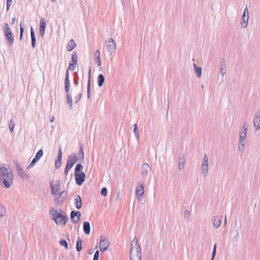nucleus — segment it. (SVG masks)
<instances>
[{
  "label": "nucleus",
  "mask_w": 260,
  "mask_h": 260,
  "mask_svg": "<svg viewBox=\"0 0 260 260\" xmlns=\"http://www.w3.org/2000/svg\"><path fill=\"white\" fill-rule=\"evenodd\" d=\"M14 174L8 166H0V185L5 188H10L14 182Z\"/></svg>",
  "instance_id": "f257e3e1"
},
{
  "label": "nucleus",
  "mask_w": 260,
  "mask_h": 260,
  "mask_svg": "<svg viewBox=\"0 0 260 260\" xmlns=\"http://www.w3.org/2000/svg\"><path fill=\"white\" fill-rule=\"evenodd\" d=\"M51 193L56 197L54 200L55 204L62 203L67 199L68 193L66 191H60V182L59 180L52 181L50 183Z\"/></svg>",
  "instance_id": "f03ea898"
},
{
  "label": "nucleus",
  "mask_w": 260,
  "mask_h": 260,
  "mask_svg": "<svg viewBox=\"0 0 260 260\" xmlns=\"http://www.w3.org/2000/svg\"><path fill=\"white\" fill-rule=\"evenodd\" d=\"M52 219L57 225L64 226L69 221L68 216L61 209L58 210L53 209L50 211Z\"/></svg>",
  "instance_id": "7ed1b4c3"
},
{
  "label": "nucleus",
  "mask_w": 260,
  "mask_h": 260,
  "mask_svg": "<svg viewBox=\"0 0 260 260\" xmlns=\"http://www.w3.org/2000/svg\"><path fill=\"white\" fill-rule=\"evenodd\" d=\"M130 256L131 260H141V249L136 238H134L131 242Z\"/></svg>",
  "instance_id": "20e7f679"
},
{
  "label": "nucleus",
  "mask_w": 260,
  "mask_h": 260,
  "mask_svg": "<svg viewBox=\"0 0 260 260\" xmlns=\"http://www.w3.org/2000/svg\"><path fill=\"white\" fill-rule=\"evenodd\" d=\"M83 166L81 164H77L75 169V178L77 185H81L85 179V174L82 171Z\"/></svg>",
  "instance_id": "39448f33"
},
{
  "label": "nucleus",
  "mask_w": 260,
  "mask_h": 260,
  "mask_svg": "<svg viewBox=\"0 0 260 260\" xmlns=\"http://www.w3.org/2000/svg\"><path fill=\"white\" fill-rule=\"evenodd\" d=\"M248 127L246 124H244L242 129L239 132V148L242 149L247 143Z\"/></svg>",
  "instance_id": "423d86ee"
},
{
  "label": "nucleus",
  "mask_w": 260,
  "mask_h": 260,
  "mask_svg": "<svg viewBox=\"0 0 260 260\" xmlns=\"http://www.w3.org/2000/svg\"><path fill=\"white\" fill-rule=\"evenodd\" d=\"M209 160L208 155L205 154L201 164V173L203 177H206L209 174Z\"/></svg>",
  "instance_id": "0eeeda50"
},
{
  "label": "nucleus",
  "mask_w": 260,
  "mask_h": 260,
  "mask_svg": "<svg viewBox=\"0 0 260 260\" xmlns=\"http://www.w3.org/2000/svg\"><path fill=\"white\" fill-rule=\"evenodd\" d=\"M249 19V11L247 6H246L243 10V12L240 20V24L241 28L245 29L248 26Z\"/></svg>",
  "instance_id": "6e6552de"
},
{
  "label": "nucleus",
  "mask_w": 260,
  "mask_h": 260,
  "mask_svg": "<svg viewBox=\"0 0 260 260\" xmlns=\"http://www.w3.org/2000/svg\"><path fill=\"white\" fill-rule=\"evenodd\" d=\"M4 32L6 39L10 46H12L14 41L12 31L8 23H5L4 26Z\"/></svg>",
  "instance_id": "1a4fd4ad"
},
{
  "label": "nucleus",
  "mask_w": 260,
  "mask_h": 260,
  "mask_svg": "<svg viewBox=\"0 0 260 260\" xmlns=\"http://www.w3.org/2000/svg\"><path fill=\"white\" fill-rule=\"evenodd\" d=\"M107 51L110 54H112L117 48V44L112 38L108 39L105 42Z\"/></svg>",
  "instance_id": "9d476101"
},
{
  "label": "nucleus",
  "mask_w": 260,
  "mask_h": 260,
  "mask_svg": "<svg viewBox=\"0 0 260 260\" xmlns=\"http://www.w3.org/2000/svg\"><path fill=\"white\" fill-rule=\"evenodd\" d=\"M145 185L143 181H139L137 184L136 193L139 201L142 199L144 194Z\"/></svg>",
  "instance_id": "9b49d317"
},
{
  "label": "nucleus",
  "mask_w": 260,
  "mask_h": 260,
  "mask_svg": "<svg viewBox=\"0 0 260 260\" xmlns=\"http://www.w3.org/2000/svg\"><path fill=\"white\" fill-rule=\"evenodd\" d=\"M43 155V150L42 149H40L39 151L36 153L35 157L33 158L31 162L27 166L26 169L27 170H30L32 168H33L36 164L38 162V161L40 159V158L42 157Z\"/></svg>",
  "instance_id": "f8f14e48"
},
{
  "label": "nucleus",
  "mask_w": 260,
  "mask_h": 260,
  "mask_svg": "<svg viewBox=\"0 0 260 260\" xmlns=\"http://www.w3.org/2000/svg\"><path fill=\"white\" fill-rule=\"evenodd\" d=\"M223 218L222 215H214L213 216L212 222L215 229H218L221 226Z\"/></svg>",
  "instance_id": "ddd939ff"
},
{
  "label": "nucleus",
  "mask_w": 260,
  "mask_h": 260,
  "mask_svg": "<svg viewBox=\"0 0 260 260\" xmlns=\"http://www.w3.org/2000/svg\"><path fill=\"white\" fill-rule=\"evenodd\" d=\"M109 246V242L108 239L105 237H101L100 243V249L101 251H106Z\"/></svg>",
  "instance_id": "4468645a"
},
{
  "label": "nucleus",
  "mask_w": 260,
  "mask_h": 260,
  "mask_svg": "<svg viewBox=\"0 0 260 260\" xmlns=\"http://www.w3.org/2000/svg\"><path fill=\"white\" fill-rule=\"evenodd\" d=\"M78 57L76 53H74L72 56V60L69 63L68 70L74 71L77 65Z\"/></svg>",
  "instance_id": "2eb2a0df"
},
{
  "label": "nucleus",
  "mask_w": 260,
  "mask_h": 260,
  "mask_svg": "<svg viewBox=\"0 0 260 260\" xmlns=\"http://www.w3.org/2000/svg\"><path fill=\"white\" fill-rule=\"evenodd\" d=\"M71 221L75 224L78 223L80 220L81 214L79 211H73L71 213Z\"/></svg>",
  "instance_id": "dca6fc26"
},
{
  "label": "nucleus",
  "mask_w": 260,
  "mask_h": 260,
  "mask_svg": "<svg viewBox=\"0 0 260 260\" xmlns=\"http://www.w3.org/2000/svg\"><path fill=\"white\" fill-rule=\"evenodd\" d=\"M17 173L23 180H28L30 178V175L21 167H18L17 169Z\"/></svg>",
  "instance_id": "f3484780"
},
{
  "label": "nucleus",
  "mask_w": 260,
  "mask_h": 260,
  "mask_svg": "<svg viewBox=\"0 0 260 260\" xmlns=\"http://www.w3.org/2000/svg\"><path fill=\"white\" fill-rule=\"evenodd\" d=\"M254 129L256 131L260 129V111H258L254 115L253 119Z\"/></svg>",
  "instance_id": "a211bd4d"
},
{
  "label": "nucleus",
  "mask_w": 260,
  "mask_h": 260,
  "mask_svg": "<svg viewBox=\"0 0 260 260\" xmlns=\"http://www.w3.org/2000/svg\"><path fill=\"white\" fill-rule=\"evenodd\" d=\"M141 174L144 176L149 175L151 172V168L147 163L143 164L141 166Z\"/></svg>",
  "instance_id": "6ab92c4d"
},
{
  "label": "nucleus",
  "mask_w": 260,
  "mask_h": 260,
  "mask_svg": "<svg viewBox=\"0 0 260 260\" xmlns=\"http://www.w3.org/2000/svg\"><path fill=\"white\" fill-rule=\"evenodd\" d=\"M65 91L66 92V100H67V103L68 105L69 108L70 109H72L73 108V98L71 94L69 92L70 88L67 90L66 89H64Z\"/></svg>",
  "instance_id": "aec40b11"
},
{
  "label": "nucleus",
  "mask_w": 260,
  "mask_h": 260,
  "mask_svg": "<svg viewBox=\"0 0 260 260\" xmlns=\"http://www.w3.org/2000/svg\"><path fill=\"white\" fill-rule=\"evenodd\" d=\"M78 157L75 154H71L68 156L67 164L73 167L74 165L77 161Z\"/></svg>",
  "instance_id": "412c9836"
},
{
  "label": "nucleus",
  "mask_w": 260,
  "mask_h": 260,
  "mask_svg": "<svg viewBox=\"0 0 260 260\" xmlns=\"http://www.w3.org/2000/svg\"><path fill=\"white\" fill-rule=\"evenodd\" d=\"M46 23L43 18L41 19L40 21V32L42 37H43L45 34Z\"/></svg>",
  "instance_id": "4be33fe9"
},
{
  "label": "nucleus",
  "mask_w": 260,
  "mask_h": 260,
  "mask_svg": "<svg viewBox=\"0 0 260 260\" xmlns=\"http://www.w3.org/2000/svg\"><path fill=\"white\" fill-rule=\"evenodd\" d=\"M61 160H62V152L61 149H59L57 155V159L55 161V166L56 169H58L60 167L61 165Z\"/></svg>",
  "instance_id": "5701e85b"
},
{
  "label": "nucleus",
  "mask_w": 260,
  "mask_h": 260,
  "mask_svg": "<svg viewBox=\"0 0 260 260\" xmlns=\"http://www.w3.org/2000/svg\"><path fill=\"white\" fill-rule=\"evenodd\" d=\"M83 229L84 233L89 235L90 233V223L88 221H84L83 224Z\"/></svg>",
  "instance_id": "b1692460"
},
{
  "label": "nucleus",
  "mask_w": 260,
  "mask_h": 260,
  "mask_svg": "<svg viewBox=\"0 0 260 260\" xmlns=\"http://www.w3.org/2000/svg\"><path fill=\"white\" fill-rule=\"evenodd\" d=\"M75 201L76 208L78 209H81V208L82 207V203L81 199L79 195L76 194L75 196Z\"/></svg>",
  "instance_id": "393cba45"
},
{
  "label": "nucleus",
  "mask_w": 260,
  "mask_h": 260,
  "mask_svg": "<svg viewBox=\"0 0 260 260\" xmlns=\"http://www.w3.org/2000/svg\"><path fill=\"white\" fill-rule=\"evenodd\" d=\"M100 52L99 50H96L94 53L95 61L98 67H100L102 64V62L100 58Z\"/></svg>",
  "instance_id": "a878e982"
},
{
  "label": "nucleus",
  "mask_w": 260,
  "mask_h": 260,
  "mask_svg": "<svg viewBox=\"0 0 260 260\" xmlns=\"http://www.w3.org/2000/svg\"><path fill=\"white\" fill-rule=\"evenodd\" d=\"M69 70L68 69L67 71H66V78H65V80H64V85H65L64 89H66L67 90H68L69 88L70 87V80H69Z\"/></svg>",
  "instance_id": "bb28decb"
},
{
  "label": "nucleus",
  "mask_w": 260,
  "mask_h": 260,
  "mask_svg": "<svg viewBox=\"0 0 260 260\" xmlns=\"http://www.w3.org/2000/svg\"><path fill=\"white\" fill-rule=\"evenodd\" d=\"M185 157L184 156H182L181 157H180L178 160V168L179 170H182L184 167L185 165Z\"/></svg>",
  "instance_id": "cd10ccee"
},
{
  "label": "nucleus",
  "mask_w": 260,
  "mask_h": 260,
  "mask_svg": "<svg viewBox=\"0 0 260 260\" xmlns=\"http://www.w3.org/2000/svg\"><path fill=\"white\" fill-rule=\"evenodd\" d=\"M76 46V44L74 40L72 39L70 40L67 46V50L69 51H71L75 48Z\"/></svg>",
  "instance_id": "c85d7f7f"
},
{
  "label": "nucleus",
  "mask_w": 260,
  "mask_h": 260,
  "mask_svg": "<svg viewBox=\"0 0 260 260\" xmlns=\"http://www.w3.org/2000/svg\"><path fill=\"white\" fill-rule=\"evenodd\" d=\"M193 67L197 77L200 78L202 76V68L197 67L195 63L193 64Z\"/></svg>",
  "instance_id": "c756f323"
},
{
  "label": "nucleus",
  "mask_w": 260,
  "mask_h": 260,
  "mask_svg": "<svg viewBox=\"0 0 260 260\" xmlns=\"http://www.w3.org/2000/svg\"><path fill=\"white\" fill-rule=\"evenodd\" d=\"M30 35H31L32 47L33 48H34L35 47L36 40V37H35L34 30L32 27H31V28H30Z\"/></svg>",
  "instance_id": "7c9ffc66"
},
{
  "label": "nucleus",
  "mask_w": 260,
  "mask_h": 260,
  "mask_svg": "<svg viewBox=\"0 0 260 260\" xmlns=\"http://www.w3.org/2000/svg\"><path fill=\"white\" fill-rule=\"evenodd\" d=\"M105 81V78L103 74H100L97 78L98 86L101 87L103 85Z\"/></svg>",
  "instance_id": "2f4dec72"
},
{
  "label": "nucleus",
  "mask_w": 260,
  "mask_h": 260,
  "mask_svg": "<svg viewBox=\"0 0 260 260\" xmlns=\"http://www.w3.org/2000/svg\"><path fill=\"white\" fill-rule=\"evenodd\" d=\"M89 79H88V84H87V96H88V99H89L90 98V74H91V69H89Z\"/></svg>",
  "instance_id": "473e14b6"
},
{
  "label": "nucleus",
  "mask_w": 260,
  "mask_h": 260,
  "mask_svg": "<svg viewBox=\"0 0 260 260\" xmlns=\"http://www.w3.org/2000/svg\"><path fill=\"white\" fill-rule=\"evenodd\" d=\"M6 209L5 206L0 204V216L3 217L6 215Z\"/></svg>",
  "instance_id": "72a5a7b5"
},
{
  "label": "nucleus",
  "mask_w": 260,
  "mask_h": 260,
  "mask_svg": "<svg viewBox=\"0 0 260 260\" xmlns=\"http://www.w3.org/2000/svg\"><path fill=\"white\" fill-rule=\"evenodd\" d=\"M82 241L81 239L78 238L77 241L76 243V250L77 251L79 252L82 250Z\"/></svg>",
  "instance_id": "f704fd0d"
},
{
  "label": "nucleus",
  "mask_w": 260,
  "mask_h": 260,
  "mask_svg": "<svg viewBox=\"0 0 260 260\" xmlns=\"http://www.w3.org/2000/svg\"><path fill=\"white\" fill-rule=\"evenodd\" d=\"M220 73L222 76H224L226 73V68L224 64H221L220 66Z\"/></svg>",
  "instance_id": "c9c22d12"
},
{
  "label": "nucleus",
  "mask_w": 260,
  "mask_h": 260,
  "mask_svg": "<svg viewBox=\"0 0 260 260\" xmlns=\"http://www.w3.org/2000/svg\"><path fill=\"white\" fill-rule=\"evenodd\" d=\"M134 133L135 134V137L137 139V140H139V138H140V135H139V131H138V126H137V124H134Z\"/></svg>",
  "instance_id": "e433bc0d"
},
{
  "label": "nucleus",
  "mask_w": 260,
  "mask_h": 260,
  "mask_svg": "<svg viewBox=\"0 0 260 260\" xmlns=\"http://www.w3.org/2000/svg\"><path fill=\"white\" fill-rule=\"evenodd\" d=\"M59 244L61 246H64L66 248V249H68V244L67 241L64 239H62L60 241H59Z\"/></svg>",
  "instance_id": "4c0bfd02"
},
{
  "label": "nucleus",
  "mask_w": 260,
  "mask_h": 260,
  "mask_svg": "<svg viewBox=\"0 0 260 260\" xmlns=\"http://www.w3.org/2000/svg\"><path fill=\"white\" fill-rule=\"evenodd\" d=\"M184 217L187 220H189L190 218V212L188 210H185L184 212Z\"/></svg>",
  "instance_id": "58836bf2"
},
{
  "label": "nucleus",
  "mask_w": 260,
  "mask_h": 260,
  "mask_svg": "<svg viewBox=\"0 0 260 260\" xmlns=\"http://www.w3.org/2000/svg\"><path fill=\"white\" fill-rule=\"evenodd\" d=\"M15 124L14 122L12 120H11L10 121V123H9V129L11 133L13 132L14 129L15 127Z\"/></svg>",
  "instance_id": "ea45409f"
},
{
  "label": "nucleus",
  "mask_w": 260,
  "mask_h": 260,
  "mask_svg": "<svg viewBox=\"0 0 260 260\" xmlns=\"http://www.w3.org/2000/svg\"><path fill=\"white\" fill-rule=\"evenodd\" d=\"M82 94L79 93L74 98V103H77L81 99Z\"/></svg>",
  "instance_id": "a19ab883"
},
{
  "label": "nucleus",
  "mask_w": 260,
  "mask_h": 260,
  "mask_svg": "<svg viewBox=\"0 0 260 260\" xmlns=\"http://www.w3.org/2000/svg\"><path fill=\"white\" fill-rule=\"evenodd\" d=\"M20 39L21 40L22 38L23 34L24 32V28L23 26L22 25V24H20Z\"/></svg>",
  "instance_id": "79ce46f5"
},
{
  "label": "nucleus",
  "mask_w": 260,
  "mask_h": 260,
  "mask_svg": "<svg viewBox=\"0 0 260 260\" xmlns=\"http://www.w3.org/2000/svg\"><path fill=\"white\" fill-rule=\"evenodd\" d=\"M101 193L102 195L104 196V197L107 196V189L106 187L103 188L101 190Z\"/></svg>",
  "instance_id": "37998d69"
},
{
  "label": "nucleus",
  "mask_w": 260,
  "mask_h": 260,
  "mask_svg": "<svg viewBox=\"0 0 260 260\" xmlns=\"http://www.w3.org/2000/svg\"><path fill=\"white\" fill-rule=\"evenodd\" d=\"M13 0H7V10L8 11L12 4Z\"/></svg>",
  "instance_id": "c03bdc74"
},
{
  "label": "nucleus",
  "mask_w": 260,
  "mask_h": 260,
  "mask_svg": "<svg viewBox=\"0 0 260 260\" xmlns=\"http://www.w3.org/2000/svg\"><path fill=\"white\" fill-rule=\"evenodd\" d=\"M216 245H214V248L212 251V260H214L215 254H216Z\"/></svg>",
  "instance_id": "a18cd8bd"
},
{
  "label": "nucleus",
  "mask_w": 260,
  "mask_h": 260,
  "mask_svg": "<svg viewBox=\"0 0 260 260\" xmlns=\"http://www.w3.org/2000/svg\"><path fill=\"white\" fill-rule=\"evenodd\" d=\"M99 250H97L94 253L93 260H99Z\"/></svg>",
  "instance_id": "49530a36"
},
{
  "label": "nucleus",
  "mask_w": 260,
  "mask_h": 260,
  "mask_svg": "<svg viewBox=\"0 0 260 260\" xmlns=\"http://www.w3.org/2000/svg\"><path fill=\"white\" fill-rule=\"evenodd\" d=\"M80 155L81 156L82 158H83V157H84V152H83V147H81L80 148Z\"/></svg>",
  "instance_id": "de8ad7c7"
},
{
  "label": "nucleus",
  "mask_w": 260,
  "mask_h": 260,
  "mask_svg": "<svg viewBox=\"0 0 260 260\" xmlns=\"http://www.w3.org/2000/svg\"><path fill=\"white\" fill-rule=\"evenodd\" d=\"M55 118L54 116H52L50 117V121L51 122H53L54 121Z\"/></svg>",
  "instance_id": "09e8293b"
},
{
  "label": "nucleus",
  "mask_w": 260,
  "mask_h": 260,
  "mask_svg": "<svg viewBox=\"0 0 260 260\" xmlns=\"http://www.w3.org/2000/svg\"><path fill=\"white\" fill-rule=\"evenodd\" d=\"M72 168V167H71L70 165H69L68 164H67L65 169L70 170Z\"/></svg>",
  "instance_id": "8fccbe9b"
},
{
  "label": "nucleus",
  "mask_w": 260,
  "mask_h": 260,
  "mask_svg": "<svg viewBox=\"0 0 260 260\" xmlns=\"http://www.w3.org/2000/svg\"><path fill=\"white\" fill-rule=\"evenodd\" d=\"M69 170L65 169V170H64V174L66 175H67L68 174V173H69Z\"/></svg>",
  "instance_id": "3c124183"
},
{
  "label": "nucleus",
  "mask_w": 260,
  "mask_h": 260,
  "mask_svg": "<svg viewBox=\"0 0 260 260\" xmlns=\"http://www.w3.org/2000/svg\"><path fill=\"white\" fill-rule=\"evenodd\" d=\"M15 21H16V18L15 17H14L12 19V24H13L15 23Z\"/></svg>",
  "instance_id": "603ef678"
},
{
  "label": "nucleus",
  "mask_w": 260,
  "mask_h": 260,
  "mask_svg": "<svg viewBox=\"0 0 260 260\" xmlns=\"http://www.w3.org/2000/svg\"><path fill=\"white\" fill-rule=\"evenodd\" d=\"M226 220H227V218H226V216H224V226L226 225Z\"/></svg>",
  "instance_id": "864d4df0"
},
{
  "label": "nucleus",
  "mask_w": 260,
  "mask_h": 260,
  "mask_svg": "<svg viewBox=\"0 0 260 260\" xmlns=\"http://www.w3.org/2000/svg\"><path fill=\"white\" fill-rule=\"evenodd\" d=\"M53 2H54V3H56V0H51Z\"/></svg>",
  "instance_id": "5fc2aeb1"
}]
</instances>
